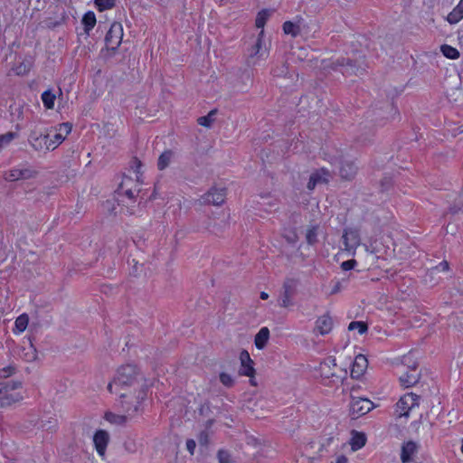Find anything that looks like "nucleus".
Instances as JSON below:
<instances>
[{"instance_id":"30","label":"nucleus","mask_w":463,"mask_h":463,"mask_svg":"<svg viewBox=\"0 0 463 463\" xmlns=\"http://www.w3.org/2000/svg\"><path fill=\"white\" fill-rule=\"evenodd\" d=\"M104 418L109 422H110L112 424H117V425H124L128 420L127 416L118 415V414L113 413L111 411L106 412Z\"/></svg>"},{"instance_id":"12","label":"nucleus","mask_w":463,"mask_h":463,"mask_svg":"<svg viewBox=\"0 0 463 463\" xmlns=\"http://www.w3.org/2000/svg\"><path fill=\"white\" fill-rule=\"evenodd\" d=\"M358 166L353 160L341 159L339 175L344 180H353L357 174Z\"/></svg>"},{"instance_id":"51","label":"nucleus","mask_w":463,"mask_h":463,"mask_svg":"<svg viewBox=\"0 0 463 463\" xmlns=\"http://www.w3.org/2000/svg\"><path fill=\"white\" fill-rule=\"evenodd\" d=\"M198 441L201 445H207L209 442V435L206 430H202L198 435Z\"/></svg>"},{"instance_id":"4","label":"nucleus","mask_w":463,"mask_h":463,"mask_svg":"<svg viewBox=\"0 0 463 463\" xmlns=\"http://www.w3.org/2000/svg\"><path fill=\"white\" fill-rule=\"evenodd\" d=\"M299 283V280L294 278H286L283 286L282 291L279 298V306L281 307H288L293 305V298L297 294V288Z\"/></svg>"},{"instance_id":"14","label":"nucleus","mask_w":463,"mask_h":463,"mask_svg":"<svg viewBox=\"0 0 463 463\" xmlns=\"http://www.w3.org/2000/svg\"><path fill=\"white\" fill-rule=\"evenodd\" d=\"M368 366V360L364 354L355 356L351 365L350 375L353 379H359L364 375Z\"/></svg>"},{"instance_id":"35","label":"nucleus","mask_w":463,"mask_h":463,"mask_svg":"<svg viewBox=\"0 0 463 463\" xmlns=\"http://www.w3.org/2000/svg\"><path fill=\"white\" fill-rule=\"evenodd\" d=\"M65 136L61 133H57L53 136V138L49 137L48 145H46V150H54L60 144L63 142Z\"/></svg>"},{"instance_id":"34","label":"nucleus","mask_w":463,"mask_h":463,"mask_svg":"<svg viewBox=\"0 0 463 463\" xmlns=\"http://www.w3.org/2000/svg\"><path fill=\"white\" fill-rule=\"evenodd\" d=\"M355 329L358 330L360 335H364L368 331V324L364 321H352L348 325V330L353 331Z\"/></svg>"},{"instance_id":"58","label":"nucleus","mask_w":463,"mask_h":463,"mask_svg":"<svg viewBox=\"0 0 463 463\" xmlns=\"http://www.w3.org/2000/svg\"><path fill=\"white\" fill-rule=\"evenodd\" d=\"M463 212V210L460 207H458L457 205L450 206L449 208V213L452 215L458 214L459 212Z\"/></svg>"},{"instance_id":"43","label":"nucleus","mask_w":463,"mask_h":463,"mask_svg":"<svg viewBox=\"0 0 463 463\" xmlns=\"http://www.w3.org/2000/svg\"><path fill=\"white\" fill-rule=\"evenodd\" d=\"M381 192L388 191L392 185V177L385 175L380 181Z\"/></svg>"},{"instance_id":"47","label":"nucleus","mask_w":463,"mask_h":463,"mask_svg":"<svg viewBox=\"0 0 463 463\" xmlns=\"http://www.w3.org/2000/svg\"><path fill=\"white\" fill-rule=\"evenodd\" d=\"M214 121V118H211V115H205L203 117L198 118L197 122L199 125L205 127V128H211L213 125V122Z\"/></svg>"},{"instance_id":"38","label":"nucleus","mask_w":463,"mask_h":463,"mask_svg":"<svg viewBox=\"0 0 463 463\" xmlns=\"http://www.w3.org/2000/svg\"><path fill=\"white\" fill-rule=\"evenodd\" d=\"M17 137H18V134L16 132H13V131H9L5 134L0 135V149H2L4 146L10 144L11 141L14 140Z\"/></svg>"},{"instance_id":"50","label":"nucleus","mask_w":463,"mask_h":463,"mask_svg":"<svg viewBox=\"0 0 463 463\" xmlns=\"http://www.w3.org/2000/svg\"><path fill=\"white\" fill-rule=\"evenodd\" d=\"M357 261L354 259H351L341 263V269L345 271H349L356 266Z\"/></svg>"},{"instance_id":"46","label":"nucleus","mask_w":463,"mask_h":463,"mask_svg":"<svg viewBox=\"0 0 463 463\" xmlns=\"http://www.w3.org/2000/svg\"><path fill=\"white\" fill-rule=\"evenodd\" d=\"M449 269V263L447 260H442L437 266L431 268L430 272H446Z\"/></svg>"},{"instance_id":"3","label":"nucleus","mask_w":463,"mask_h":463,"mask_svg":"<svg viewBox=\"0 0 463 463\" xmlns=\"http://www.w3.org/2000/svg\"><path fill=\"white\" fill-rule=\"evenodd\" d=\"M147 390V385H142L133 394L119 392V405L122 411L129 416L136 415L140 411L141 403L146 398Z\"/></svg>"},{"instance_id":"53","label":"nucleus","mask_w":463,"mask_h":463,"mask_svg":"<svg viewBox=\"0 0 463 463\" xmlns=\"http://www.w3.org/2000/svg\"><path fill=\"white\" fill-rule=\"evenodd\" d=\"M14 402V400L12 399L11 397H9L8 395L0 397V408L5 407V406H9Z\"/></svg>"},{"instance_id":"37","label":"nucleus","mask_w":463,"mask_h":463,"mask_svg":"<svg viewBox=\"0 0 463 463\" xmlns=\"http://www.w3.org/2000/svg\"><path fill=\"white\" fill-rule=\"evenodd\" d=\"M217 459L219 463H234L232 454L223 449L217 451Z\"/></svg>"},{"instance_id":"36","label":"nucleus","mask_w":463,"mask_h":463,"mask_svg":"<svg viewBox=\"0 0 463 463\" xmlns=\"http://www.w3.org/2000/svg\"><path fill=\"white\" fill-rule=\"evenodd\" d=\"M327 182L326 178H323L318 173H313L307 184V188L310 191L314 190L318 183Z\"/></svg>"},{"instance_id":"40","label":"nucleus","mask_w":463,"mask_h":463,"mask_svg":"<svg viewBox=\"0 0 463 463\" xmlns=\"http://www.w3.org/2000/svg\"><path fill=\"white\" fill-rule=\"evenodd\" d=\"M220 382L227 388H231L234 385V380L227 373H221L219 375Z\"/></svg>"},{"instance_id":"24","label":"nucleus","mask_w":463,"mask_h":463,"mask_svg":"<svg viewBox=\"0 0 463 463\" xmlns=\"http://www.w3.org/2000/svg\"><path fill=\"white\" fill-rule=\"evenodd\" d=\"M463 18V0L453 8V10L448 14L447 21L450 24L458 23Z\"/></svg>"},{"instance_id":"17","label":"nucleus","mask_w":463,"mask_h":463,"mask_svg":"<svg viewBox=\"0 0 463 463\" xmlns=\"http://www.w3.org/2000/svg\"><path fill=\"white\" fill-rule=\"evenodd\" d=\"M419 450V445L413 440H408L402 443L401 449L402 463H411L413 461V455Z\"/></svg>"},{"instance_id":"8","label":"nucleus","mask_w":463,"mask_h":463,"mask_svg":"<svg viewBox=\"0 0 463 463\" xmlns=\"http://www.w3.org/2000/svg\"><path fill=\"white\" fill-rule=\"evenodd\" d=\"M38 172L32 168H14L11 169L5 175V179L7 182H14L18 180H27L36 177Z\"/></svg>"},{"instance_id":"13","label":"nucleus","mask_w":463,"mask_h":463,"mask_svg":"<svg viewBox=\"0 0 463 463\" xmlns=\"http://www.w3.org/2000/svg\"><path fill=\"white\" fill-rule=\"evenodd\" d=\"M109 441V432L105 430H98L93 435V443L98 454L101 457L105 455L107 446Z\"/></svg>"},{"instance_id":"42","label":"nucleus","mask_w":463,"mask_h":463,"mask_svg":"<svg viewBox=\"0 0 463 463\" xmlns=\"http://www.w3.org/2000/svg\"><path fill=\"white\" fill-rule=\"evenodd\" d=\"M212 406L209 401H205L201 406L198 408V413L201 416L208 417L212 414Z\"/></svg>"},{"instance_id":"45","label":"nucleus","mask_w":463,"mask_h":463,"mask_svg":"<svg viewBox=\"0 0 463 463\" xmlns=\"http://www.w3.org/2000/svg\"><path fill=\"white\" fill-rule=\"evenodd\" d=\"M4 383V392L14 391L22 387V382L20 381H10Z\"/></svg>"},{"instance_id":"5","label":"nucleus","mask_w":463,"mask_h":463,"mask_svg":"<svg viewBox=\"0 0 463 463\" xmlns=\"http://www.w3.org/2000/svg\"><path fill=\"white\" fill-rule=\"evenodd\" d=\"M376 405L367 398L351 396L350 414L359 418L370 412Z\"/></svg>"},{"instance_id":"15","label":"nucleus","mask_w":463,"mask_h":463,"mask_svg":"<svg viewBox=\"0 0 463 463\" xmlns=\"http://www.w3.org/2000/svg\"><path fill=\"white\" fill-rule=\"evenodd\" d=\"M28 141L35 151H42L43 148L46 149L49 134L33 130L29 135Z\"/></svg>"},{"instance_id":"25","label":"nucleus","mask_w":463,"mask_h":463,"mask_svg":"<svg viewBox=\"0 0 463 463\" xmlns=\"http://www.w3.org/2000/svg\"><path fill=\"white\" fill-rule=\"evenodd\" d=\"M173 156L174 152L171 149L164 151L158 157L157 168L162 171L168 167Z\"/></svg>"},{"instance_id":"23","label":"nucleus","mask_w":463,"mask_h":463,"mask_svg":"<svg viewBox=\"0 0 463 463\" xmlns=\"http://www.w3.org/2000/svg\"><path fill=\"white\" fill-rule=\"evenodd\" d=\"M336 366V360L334 356H328L326 357L321 364H320V370L321 374L325 376L326 378H330L335 375L334 373L330 372V369L332 367Z\"/></svg>"},{"instance_id":"57","label":"nucleus","mask_w":463,"mask_h":463,"mask_svg":"<svg viewBox=\"0 0 463 463\" xmlns=\"http://www.w3.org/2000/svg\"><path fill=\"white\" fill-rule=\"evenodd\" d=\"M341 289H342V282L338 280L333 286V288L331 289V292H330V295L337 294L338 292L341 291Z\"/></svg>"},{"instance_id":"26","label":"nucleus","mask_w":463,"mask_h":463,"mask_svg":"<svg viewBox=\"0 0 463 463\" xmlns=\"http://www.w3.org/2000/svg\"><path fill=\"white\" fill-rule=\"evenodd\" d=\"M28 324H29L28 315L25 313L20 315L14 322V328L13 329L14 333V334L23 333L26 329Z\"/></svg>"},{"instance_id":"16","label":"nucleus","mask_w":463,"mask_h":463,"mask_svg":"<svg viewBox=\"0 0 463 463\" xmlns=\"http://www.w3.org/2000/svg\"><path fill=\"white\" fill-rule=\"evenodd\" d=\"M123 37V26L118 22H114L105 36V44L109 46L115 44V42L121 43Z\"/></svg>"},{"instance_id":"61","label":"nucleus","mask_w":463,"mask_h":463,"mask_svg":"<svg viewBox=\"0 0 463 463\" xmlns=\"http://www.w3.org/2000/svg\"><path fill=\"white\" fill-rule=\"evenodd\" d=\"M124 194V195H126V196H127L128 198H129V199H134V194H133L132 190H131V189H129V188H128V189H126V190L124 191V194Z\"/></svg>"},{"instance_id":"33","label":"nucleus","mask_w":463,"mask_h":463,"mask_svg":"<svg viewBox=\"0 0 463 463\" xmlns=\"http://www.w3.org/2000/svg\"><path fill=\"white\" fill-rule=\"evenodd\" d=\"M117 0H94V5L99 12H104L116 6Z\"/></svg>"},{"instance_id":"60","label":"nucleus","mask_w":463,"mask_h":463,"mask_svg":"<svg viewBox=\"0 0 463 463\" xmlns=\"http://www.w3.org/2000/svg\"><path fill=\"white\" fill-rule=\"evenodd\" d=\"M62 21H63V20H61V21H55V22L50 23V24H48V27H49L50 29H54V28H56V27H58V26H60V25L62 24Z\"/></svg>"},{"instance_id":"44","label":"nucleus","mask_w":463,"mask_h":463,"mask_svg":"<svg viewBox=\"0 0 463 463\" xmlns=\"http://www.w3.org/2000/svg\"><path fill=\"white\" fill-rule=\"evenodd\" d=\"M373 134H369V135H360L357 137L356 138V142L360 145V146H368L370 145L372 142H373Z\"/></svg>"},{"instance_id":"6","label":"nucleus","mask_w":463,"mask_h":463,"mask_svg":"<svg viewBox=\"0 0 463 463\" xmlns=\"http://www.w3.org/2000/svg\"><path fill=\"white\" fill-rule=\"evenodd\" d=\"M226 198L225 188L212 187L207 193L201 196L200 202L203 204L222 205Z\"/></svg>"},{"instance_id":"7","label":"nucleus","mask_w":463,"mask_h":463,"mask_svg":"<svg viewBox=\"0 0 463 463\" xmlns=\"http://www.w3.org/2000/svg\"><path fill=\"white\" fill-rule=\"evenodd\" d=\"M373 114L375 116L381 117L380 119H378V118H376V122L379 125L383 124V119L392 120L395 118L396 116L398 117L400 115L398 108L394 105L392 101L384 102L383 106L374 110Z\"/></svg>"},{"instance_id":"22","label":"nucleus","mask_w":463,"mask_h":463,"mask_svg":"<svg viewBox=\"0 0 463 463\" xmlns=\"http://www.w3.org/2000/svg\"><path fill=\"white\" fill-rule=\"evenodd\" d=\"M97 19L94 12L88 11L86 12L82 18H81V24L83 25L84 33L87 35H90V31L94 28L96 25Z\"/></svg>"},{"instance_id":"29","label":"nucleus","mask_w":463,"mask_h":463,"mask_svg":"<svg viewBox=\"0 0 463 463\" xmlns=\"http://www.w3.org/2000/svg\"><path fill=\"white\" fill-rule=\"evenodd\" d=\"M272 11L269 9H262L260 10L256 17L255 25L257 28H261L263 30L264 25L266 24L268 19L271 15Z\"/></svg>"},{"instance_id":"28","label":"nucleus","mask_w":463,"mask_h":463,"mask_svg":"<svg viewBox=\"0 0 463 463\" xmlns=\"http://www.w3.org/2000/svg\"><path fill=\"white\" fill-rule=\"evenodd\" d=\"M56 95L52 90H46L42 93V100L46 109H52L54 107Z\"/></svg>"},{"instance_id":"54","label":"nucleus","mask_w":463,"mask_h":463,"mask_svg":"<svg viewBox=\"0 0 463 463\" xmlns=\"http://www.w3.org/2000/svg\"><path fill=\"white\" fill-rule=\"evenodd\" d=\"M196 448V442L193 439H188L186 440V449L191 455H194Z\"/></svg>"},{"instance_id":"55","label":"nucleus","mask_w":463,"mask_h":463,"mask_svg":"<svg viewBox=\"0 0 463 463\" xmlns=\"http://www.w3.org/2000/svg\"><path fill=\"white\" fill-rule=\"evenodd\" d=\"M59 129L60 130L64 129L65 134H66L65 137H66L67 135H69L71 132L72 124L70 122H63L59 125Z\"/></svg>"},{"instance_id":"56","label":"nucleus","mask_w":463,"mask_h":463,"mask_svg":"<svg viewBox=\"0 0 463 463\" xmlns=\"http://www.w3.org/2000/svg\"><path fill=\"white\" fill-rule=\"evenodd\" d=\"M126 179L128 181H131V178L129 177H125L122 182L119 184L118 189L116 190V193L118 194V195H122L124 194V185H125V183H126Z\"/></svg>"},{"instance_id":"2","label":"nucleus","mask_w":463,"mask_h":463,"mask_svg":"<svg viewBox=\"0 0 463 463\" xmlns=\"http://www.w3.org/2000/svg\"><path fill=\"white\" fill-rule=\"evenodd\" d=\"M366 67L364 56H359L355 59L339 57L333 61L330 65L333 71H339L345 77L364 75L366 71Z\"/></svg>"},{"instance_id":"1","label":"nucleus","mask_w":463,"mask_h":463,"mask_svg":"<svg viewBox=\"0 0 463 463\" xmlns=\"http://www.w3.org/2000/svg\"><path fill=\"white\" fill-rule=\"evenodd\" d=\"M143 380L144 377L140 375L137 367L128 364L118 369L116 375L109 383L107 389L110 393H118L120 390L126 388H133L136 392L142 385H146L141 383Z\"/></svg>"},{"instance_id":"10","label":"nucleus","mask_w":463,"mask_h":463,"mask_svg":"<svg viewBox=\"0 0 463 463\" xmlns=\"http://www.w3.org/2000/svg\"><path fill=\"white\" fill-rule=\"evenodd\" d=\"M417 363H414L411 366H409V370L399 378L401 385L405 388H410L416 385L420 382L421 376L420 373L417 372Z\"/></svg>"},{"instance_id":"32","label":"nucleus","mask_w":463,"mask_h":463,"mask_svg":"<svg viewBox=\"0 0 463 463\" xmlns=\"http://www.w3.org/2000/svg\"><path fill=\"white\" fill-rule=\"evenodd\" d=\"M319 229V225H312L307 230L306 240L308 245H315L318 242L317 240V231Z\"/></svg>"},{"instance_id":"48","label":"nucleus","mask_w":463,"mask_h":463,"mask_svg":"<svg viewBox=\"0 0 463 463\" xmlns=\"http://www.w3.org/2000/svg\"><path fill=\"white\" fill-rule=\"evenodd\" d=\"M16 371L15 366L14 365H8L6 367H4L0 370V378H7L11 375H13Z\"/></svg>"},{"instance_id":"18","label":"nucleus","mask_w":463,"mask_h":463,"mask_svg":"<svg viewBox=\"0 0 463 463\" xmlns=\"http://www.w3.org/2000/svg\"><path fill=\"white\" fill-rule=\"evenodd\" d=\"M333 328V319L329 313H326L319 317L316 321V329L320 335H325L331 332Z\"/></svg>"},{"instance_id":"19","label":"nucleus","mask_w":463,"mask_h":463,"mask_svg":"<svg viewBox=\"0 0 463 463\" xmlns=\"http://www.w3.org/2000/svg\"><path fill=\"white\" fill-rule=\"evenodd\" d=\"M303 18L300 16H297V21H286L282 24V30L285 34L290 35L293 38L298 36L301 33V24L303 22Z\"/></svg>"},{"instance_id":"39","label":"nucleus","mask_w":463,"mask_h":463,"mask_svg":"<svg viewBox=\"0 0 463 463\" xmlns=\"http://www.w3.org/2000/svg\"><path fill=\"white\" fill-rule=\"evenodd\" d=\"M263 34H264V31L261 30L260 33L258 35V38L256 39L255 43L251 47V50H250V58H253L254 56H256L257 54L260 53V51L261 49V44H262V39L261 38H262Z\"/></svg>"},{"instance_id":"41","label":"nucleus","mask_w":463,"mask_h":463,"mask_svg":"<svg viewBox=\"0 0 463 463\" xmlns=\"http://www.w3.org/2000/svg\"><path fill=\"white\" fill-rule=\"evenodd\" d=\"M120 44L121 43H119V42H115V44H112V45H109V46H106L105 48H103L101 50V52L106 51L107 54L105 55V58L106 59H110V58H112L116 54V52H117L118 47L120 46Z\"/></svg>"},{"instance_id":"64","label":"nucleus","mask_w":463,"mask_h":463,"mask_svg":"<svg viewBox=\"0 0 463 463\" xmlns=\"http://www.w3.org/2000/svg\"><path fill=\"white\" fill-rule=\"evenodd\" d=\"M217 113V109H212L208 115H211V118H213V116Z\"/></svg>"},{"instance_id":"59","label":"nucleus","mask_w":463,"mask_h":463,"mask_svg":"<svg viewBox=\"0 0 463 463\" xmlns=\"http://www.w3.org/2000/svg\"><path fill=\"white\" fill-rule=\"evenodd\" d=\"M335 463H348V458L345 455H340L337 457Z\"/></svg>"},{"instance_id":"11","label":"nucleus","mask_w":463,"mask_h":463,"mask_svg":"<svg viewBox=\"0 0 463 463\" xmlns=\"http://www.w3.org/2000/svg\"><path fill=\"white\" fill-rule=\"evenodd\" d=\"M241 360V368L239 370V373L241 375L248 376L250 378H253L255 374L254 369V362L250 356V354L247 350L243 349L240 354Z\"/></svg>"},{"instance_id":"20","label":"nucleus","mask_w":463,"mask_h":463,"mask_svg":"<svg viewBox=\"0 0 463 463\" xmlns=\"http://www.w3.org/2000/svg\"><path fill=\"white\" fill-rule=\"evenodd\" d=\"M269 339V330L268 327H261L256 334L254 338V345L257 349L262 350L266 347Z\"/></svg>"},{"instance_id":"62","label":"nucleus","mask_w":463,"mask_h":463,"mask_svg":"<svg viewBox=\"0 0 463 463\" xmlns=\"http://www.w3.org/2000/svg\"><path fill=\"white\" fill-rule=\"evenodd\" d=\"M214 422H215L214 419L207 420L206 422H205V428L206 429H210L213 425Z\"/></svg>"},{"instance_id":"31","label":"nucleus","mask_w":463,"mask_h":463,"mask_svg":"<svg viewBox=\"0 0 463 463\" xmlns=\"http://www.w3.org/2000/svg\"><path fill=\"white\" fill-rule=\"evenodd\" d=\"M440 52L446 58L450 60L458 59L460 55L458 49L449 44H442L440 46Z\"/></svg>"},{"instance_id":"9","label":"nucleus","mask_w":463,"mask_h":463,"mask_svg":"<svg viewBox=\"0 0 463 463\" xmlns=\"http://www.w3.org/2000/svg\"><path fill=\"white\" fill-rule=\"evenodd\" d=\"M342 239L346 250L356 249L361 242L359 231L355 228H345Z\"/></svg>"},{"instance_id":"49","label":"nucleus","mask_w":463,"mask_h":463,"mask_svg":"<svg viewBox=\"0 0 463 463\" xmlns=\"http://www.w3.org/2000/svg\"><path fill=\"white\" fill-rule=\"evenodd\" d=\"M405 396L408 398V401L411 402L410 403L411 407L419 406V401L420 399V395H417L416 393H413V392H408L405 394Z\"/></svg>"},{"instance_id":"21","label":"nucleus","mask_w":463,"mask_h":463,"mask_svg":"<svg viewBox=\"0 0 463 463\" xmlns=\"http://www.w3.org/2000/svg\"><path fill=\"white\" fill-rule=\"evenodd\" d=\"M366 435L364 432H360L357 430L352 431V438L350 440L351 448L354 451L358 450L365 446L366 444Z\"/></svg>"},{"instance_id":"27","label":"nucleus","mask_w":463,"mask_h":463,"mask_svg":"<svg viewBox=\"0 0 463 463\" xmlns=\"http://www.w3.org/2000/svg\"><path fill=\"white\" fill-rule=\"evenodd\" d=\"M410 402L408 398L405 396H402L396 403L397 410H400V416L409 417L410 411L413 408L410 406Z\"/></svg>"},{"instance_id":"63","label":"nucleus","mask_w":463,"mask_h":463,"mask_svg":"<svg viewBox=\"0 0 463 463\" xmlns=\"http://www.w3.org/2000/svg\"><path fill=\"white\" fill-rule=\"evenodd\" d=\"M260 298L263 300H266L269 298V294L265 291L260 292Z\"/></svg>"},{"instance_id":"52","label":"nucleus","mask_w":463,"mask_h":463,"mask_svg":"<svg viewBox=\"0 0 463 463\" xmlns=\"http://www.w3.org/2000/svg\"><path fill=\"white\" fill-rule=\"evenodd\" d=\"M141 166H142V162L137 157H134L132 160L131 168L134 169L136 174H140Z\"/></svg>"}]
</instances>
